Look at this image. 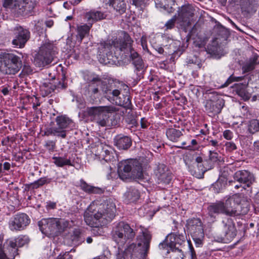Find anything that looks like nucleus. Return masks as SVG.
Segmentation results:
<instances>
[{
    "mask_svg": "<svg viewBox=\"0 0 259 259\" xmlns=\"http://www.w3.org/2000/svg\"><path fill=\"white\" fill-rule=\"evenodd\" d=\"M101 149L102 151L99 154L100 158H102L106 162H111L115 160V157L114 156V153L110 148L105 146L102 147Z\"/></svg>",
    "mask_w": 259,
    "mask_h": 259,
    "instance_id": "32",
    "label": "nucleus"
},
{
    "mask_svg": "<svg viewBox=\"0 0 259 259\" xmlns=\"http://www.w3.org/2000/svg\"><path fill=\"white\" fill-rule=\"evenodd\" d=\"M170 250L167 251L169 253L170 259H185V255L182 248L179 246L169 247Z\"/></svg>",
    "mask_w": 259,
    "mask_h": 259,
    "instance_id": "31",
    "label": "nucleus"
},
{
    "mask_svg": "<svg viewBox=\"0 0 259 259\" xmlns=\"http://www.w3.org/2000/svg\"><path fill=\"white\" fill-rule=\"evenodd\" d=\"M193 239L197 247H199L202 244V240L204 238V232L198 233L197 234L192 235Z\"/></svg>",
    "mask_w": 259,
    "mask_h": 259,
    "instance_id": "43",
    "label": "nucleus"
},
{
    "mask_svg": "<svg viewBox=\"0 0 259 259\" xmlns=\"http://www.w3.org/2000/svg\"><path fill=\"white\" fill-rule=\"evenodd\" d=\"M45 147L50 151L53 152L56 147V143L53 141H48L46 142Z\"/></svg>",
    "mask_w": 259,
    "mask_h": 259,
    "instance_id": "46",
    "label": "nucleus"
},
{
    "mask_svg": "<svg viewBox=\"0 0 259 259\" xmlns=\"http://www.w3.org/2000/svg\"><path fill=\"white\" fill-rule=\"evenodd\" d=\"M41 233L49 237L58 236L68 228L69 222L63 219L50 218L42 219L38 222Z\"/></svg>",
    "mask_w": 259,
    "mask_h": 259,
    "instance_id": "6",
    "label": "nucleus"
},
{
    "mask_svg": "<svg viewBox=\"0 0 259 259\" xmlns=\"http://www.w3.org/2000/svg\"><path fill=\"white\" fill-rule=\"evenodd\" d=\"M17 243H18V247H21L25 244L28 243L29 239L26 236H19L17 238H16Z\"/></svg>",
    "mask_w": 259,
    "mask_h": 259,
    "instance_id": "44",
    "label": "nucleus"
},
{
    "mask_svg": "<svg viewBox=\"0 0 259 259\" xmlns=\"http://www.w3.org/2000/svg\"><path fill=\"white\" fill-rule=\"evenodd\" d=\"M187 229L189 232L194 235L198 233H203L202 224L201 220L198 218H193L188 220Z\"/></svg>",
    "mask_w": 259,
    "mask_h": 259,
    "instance_id": "21",
    "label": "nucleus"
},
{
    "mask_svg": "<svg viewBox=\"0 0 259 259\" xmlns=\"http://www.w3.org/2000/svg\"><path fill=\"white\" fill-rule=\"evenodd\" d=\"M186 236L185 233H170L166 237V241L169 240V247L180 246L185 242Z\"/></svg>",
    "mask_w": 259,
    "mask_h": 259,
    "instance_id": "22",
    "label": "nucleus"
},
{
    "mask_svg": "<svg viewBox=\"0 0 259 259\" xmlns=\"http://www.w3.org/2000/svg\"><path fill=\"white\" fill-rule=\"evenodd\" d=\"M114 145L119 149L127 150L132 145V141L127 136L119 135L114 138Z\"/></svg>",
    "mask_w": 259,
    "mask_h": 259,
    "instance_id": "24",
    "label": "nucleus"
},
{
    "mask_svg": "<svg viewBox=\"0 0 259 259\" xmlns=\"http://www.w3.org/2000/svg\"><path fill=\"white\" fill-rule=\"evenodd\" d=\"M67 87V84L65 82V77L64 76L62 78V80L59 81L58 84L53 85L50 82H44L40 87L42 92H44V96H48L54 91L56 88L65 89Z\"/></svg>",
    "mask_w": 259,
    "mask_h": 259,
    "instance_id": "20",
    "label": "nucleus"
},
{
    "mask_svg": "<svg viewBox=\"0 0 259 259\" xmlns=\"http://www.w3.org/2000/svg\"><path fill=\"white\" fill-rule=\"evenodd\" d=\"M4 6L15 9L18 13L20 14L29 11L28 3L25 0H5Z\"/></svg>",
    "mask_w": 259,
    "mask_h": 259,
    "instance_id": "18",
    "label": "nucleus"
},
{
    "mask_svg": "<svg viewBox=\"0 0 259 259\" xmlns=\"http://www.w3.org/2000/svg\"><path fill=\"white\" fill-rule=\"evenodd\" d=\"M241 77H234L232 75H231L228 79L226 80V81L225 82V83L222 85V87H226L228 86L231 83H232L233 81H238L240 80Z\"/></svg>",
    "mask_w": 259,
    "mask_h": 259,
    "instance_id": "50",
    "label": "nucleus"
},
{
    "mask_svg": "<svg viewBox=\"0 0 259 259\" xmlns=\"http://www.w3.org/2000/svg\"><path fill=\"white\" fill-rule=\"evenodd\" d=\"M175 0H159L155 2L157 8H163L164 10L168 13L174 11L172 6L175 5Z\"/></svg>",
    "mask_w": 259,
    "mask_h": 259,
    "instance_id": "30",
    "label": "nucleus"
},
{
    "mask_svg": "<svg viewBox=\"0 0 259 259\" xmlns=\"http://www.w3.org/2000/svg\"><path fill=\"white\" fill-rule=\"evenodd\" d=\"M223 136L227 140H231L233 137L232 132L230 130H225L223 132Z\"/></svg>",
    "mask_w": 259,
    "mask_h": 259,
    "instance_id": "54",
    "label": "nucleus"
},
{
    "mask_svg": "<svg viewBox=\"0 0 259 259\" xmlns=\"http://www.w3.org/2000/svg\"><path fill=\"white\" fill-rule=\"evenodd\" d=\"M226 149L229 151H232L236 149L235 144L232 142H228L225 144Z\"/></svg>",
    "mask_w": 259,
    "mask_h": 259,
    "instance_id": "51",
    "label": "nucleus"
},
{
    "mask_svg": "<svg viewBox=\"0 0 259 259\" xmlns=\"http://www.w3.org/2000/svg\"><path fill=\"white\" fill-rule=\"evenodd\" d=\"M159 183L169 184L171 180V176L168 171L167 166L164 164H159L155 171Z\"/></svg>",
    "mask_w": 259,
    "mask_h": 259,
    "instance_id": "19",
    "label": "nucleus"
},
{
    "mask_svg": "<svg viewBox=\"0 0 259 259\" xmlns=\"http://www.w3.org/2000/svg\"><path fill=\"white\" fill-rule=\"evenodd\" d=\"M90 205L84 212V219L86 224L92 227H98L103 223L102 220H111L115 216V204L111 200H108L101 203L95 208Z\"/></svg>",
    "mask_w": 259,
    "mask_h": 259,
    "instance_id": "3",
    "label": "nucleus"
},
{
    "mask_svg": "<svg viewBox=\"0 0 259 259\" xmlns=\"http://www.w3.org/2000/svg\"><path fill=\"white\" fill-rule=\"evenodd\" d=\"M141 127L143 128H146L147 127V122L146 120L144 118H142L141 119Z\"/></svg>",
    "mask_w": 259,
    "mask_h": 259,
    "instance_id": "62",
    "label": "nucleus"
},
{
    "mask_svg": "<svg viewBox=\"0 0 259 259\" xmlns=\"http://www.w3.org/2000/svg\"><path fill=\"white\" fill-rule=\"evenodd\" d=\"M57 53V48L52 44L47 43L42 45L34 59V63L39 67L51 64Z\"/></svg>",
    "mask_w": 259,
    "mask_h": 259,
    "instance_id": "9",
    "label": "nucleus"
},
{
    "mask_svg": "<svg viewBox=\"0 0 259 259\" xmlns=\"http://www.w3.org/2000/svg\"><path fill=\"white\" fill-rule=\"evenodd\" d=\"M14 31H15L16 37L12 41L13 45L20 48L24 47L29 39V31L20 26H16L14 28Z\"/></svg>",
    "mask_w": 259,
    "mask_h": 259,
    "instance_id": "16",
    "label": "nucleus"
},
{
    "mask_svg": "<svg viewBox=\"0 0 259 259\" xmlns=\"http://www.w3.org/2000/svg\"><path fill=\"white\" fill-rule=\"evenodd\" d=\"M56 122L57 127H52L48 128L45 133L47 136L53 135L60 137L62 138H65L66 137V131L65 128L73 126L72 120L65 115L57 116L56 118Z\"/></svg>",
    "mask_w": 259,
    "mask_h": 259,
    "instance_id": "11",
    "label": "nucleus"
},
{
    "mask_svg": "<svg viewBox=\"0 0 259 259\" xmlns=\"http://www.w3.org/2000/svg\"><path fill=\"white\" fill-rule=\"evenodd\" d=\"M136 234V230L124 222L117 224L112 229L113 240L120 246H124L133 240Z\"/></svg>",
    "mask_w": 259,
    "mask_h": 259,
    "instance_id": "7",
    "label": "nucleus"
},
{
    "mask_svg": "<svg viewBox=\"0 0 259 259\" xmlns=\"http://www.w3.org/2000/svg\"><path fill=\"white\" fill-rule=\"evenodd\" d=\"M21 58L14 53L2 52L0 53V73L15 74L22 67Z\"/></svg>",
    "mask_w": 259,
    "mask_h": 259,
    "instance_id": "8",
    "label": "nucleus"
},
{
    "mask_svg": "<svg viewBox=\"0 0 259 259\" xmlns=\"http://www.w3.org/2000/svg\"><path fill=\"white\" fill-rule=\"evenodd\" d=\"M133 40L127 33H124L123 39L115 38L101 43V45L106 51V58H100L101 63L104 64L115 63L119 57L123 52L125 56L129 55L138 71L142 70L144 63L139 54L132 48Z\"/></svg>",
    "mask_w": 259,
    "mask_h": 259,
    "instance_id": "2",
    "label": "nucleus"
},
{
    "mask_svg": "<svg viewBox=\"0 0 259 259\" xmlns=\"http://www.w3.org/2000/svg\"><path fill=\"white\" fill-rule=\"evenodd\" d=\"M116 111V108L113 106L92 107L87 109L88 114L96 119L97 123L103 127L107 125L109 118L108 113Z\"/></svg>",
    "mask_w": 259,
    "mask_h": 259,
    "instance_id": "10",
    "label": "nucleus"
},
{
    "mask_svg": "<svg viewBox=\"0 0 259 259\" xmlns=\"http://www.w3.org/2000/svg\"><path fill=\"white\" fill-rule=\"evenodd\" d=\"M118 174L122 180L131 176L139 180L144 179L142 164L137 159H131L120 161L118 164Z\"/></svg>",
    "mask_w": 259,
    "mask_h": 259,
    "instance_id": "5",
    "label": "nucleus"
},
{
    "mask_svg": "<svg viewBox=\"0 0 259 259\" xmlns=\"http://www.w3.org/2000/svg\"><path fill=\"white\" fill-rule=\"evenodd\" d=\"M30 223V219L25 213L16 214L9 221V228L12 231L23 230Z\"/></svg>",
    "mask_w": 259,
    "mask_h": 259,
    "instance_id": "15",
    "label": "nucleus"
},
{
    "mask_svg": "<svg viewBox=\"0 0 259 259\" xmlns=\"http://www.w3.org/2000/svg\"><path fill=\"white\" fill-rule=\"evenodd\" d=\"M45 23L47 27L50 28L53 25L54 22L52 20H48L46 21Z\"/></svg>",
    "mask_w": 259,
    "mask_h": 259,
    "instance_id": "63",
    "label": "nucleus"
},
{
    "mask_svg": "<svg viewBox=\"0 0 259 259\" xmlns=\"http://www.w3.org/2000/svg\"><path fill=\"white\" fill-rule=\"evenodd\" d=\"M54 163L58 167H63L64 165H72L71 160L64 157H53Z\"/></svg>",
    "mask_w": 259,
    "mask_h": 259,
    "instance_id": "37",
    "label": "nucleus"
},
{
    "mask_svg": "<svg viewBox=\"0 0 259 259\" xmlns=\"http://www.w3.org/2000/svg\"><path fill=\"white\" fill-rule=\"evenodd\" d=\"M86 92L92 98H95L101 91L103 95L110 102L118 106L130 108L132 104L128 95V87L123 83L110 80H102L99 77H94L85 87Z\"/></svg>",
    "mask_w": 259,
    "mask_h": 259,
    "instance_id": "1",
    "label": "nucleus"
},
{
    "mask_svg": "<svg viewBox=\"0 0 259 259\" xmlns=\"http://www.w3.org/2000/svg\"><path fill=\"white\" fill-rule=\"evenodd\" d=\"M105 172L107 174V177L108 179H110L111 176L112 167L111 165H107L104 169Z\"/></svg>",
    "mask_w": 259,
    "mask_h": 259,
    "instance_id": "56",
    "label": "nucleus"
},
{
    "mask_svg": "<svg viewBox=\"0 0 259 259\" xmlns=\"http://www.w3.org/2000/svg\"><path fill=\"white\" fill-rule=\"evenodd\" d=\"M207 209L209 215L212 218H215L216 215L220 213L226 214L224 203L222 201L211 203L208 206Z\"/></svg>",
    "mask_w": 259,
    "mask_h": 259,
    "instance_id": "23",
    "label": "nucleus"
},
{
    "mask_svg": "<svg viewBox=\"0 0 259 259\" xmlns=\"http://www.w3.org/2000/svg\"><path fill=\"white\" fill-rule=\"evenodd\" d=\"M234 179L236 182L244 185L243 189H245L246 186L249 187L254 180L252 174L247 170L236 171L234 174Z\"/></svg>",
    "mask_w": 259,
    "mask_h": 259,
    "instance_id": "17",
    "label": "nucleus"
},
{
    "mask_svg": "<svg viewBox=\"0 0 259 259\" xmlns=\"http://www.w3.org/2000/svg\"><path fill=\"white\" fill-rule=\"evenodd\" d=\"M12 258L10 257V258L8 257L5 253L3 249L0 247V259H12Z\"/></svg>",
    "mask_w": 259,
    "mask_h": 259,
    "instance_id": "57",
    "label": "nucleus"
},
{
    "mask_svg": "<svg viewBox=\"0 0 259 259\" xmlns=\"http://www.w3.org/2000/svg\"><path fill=\"white\" fill-rule=\"evenodd\" d=\"M126 199L129 202H134L139 199L140 194L138 190L131 189L124 195Z\"/></svg>",
    "mask_w": 259,
    "mask_h": 259,
    "instance_id": "34",
    "label": "nucleus"
},
{
    "mask_svg": "<svg viewBox=\"0 0 259 259\" xmlns=\"http://www.w3.org/2000/svg\"><path fill=\"white\" fill-rule=\"evenodd\" d=\"M249 61L253 63L254 65L259 64V56L257 55H253V56L250 58Z\"/></svg>",
    "mask_w": 259,
    "mask_h": 259,
    "instance_id": "55",
    "label": "nucleus"
},
{
    "mask_svg": "<svg viewBox=\"0 0 259 259\" xmlns=\"http://www.w3.org/2000/svg\"><path fill=\"white\" fill-rule=\"evenodd\" d=\"M248 131L253 134L259 131V121L257 119H252L249 122Z\"/></svg>",
    "mask_w": 259,
    "mask_h": 259,
    "instance_id": "41",
    "label": "nucleus"
},
{
    "mask_svg": "<svg viewBox=\"0 0 259 259\" xmlns=\"http://www.w3.org/2000/svg\"><path fill=\"white\" fill-rule=\"evenodd\" d=\"M51 182V179H48L46 177L41 178L38 180L30 184V186L32 189H37L38 188Z\"/></svg>",
    "mask_w": 259,
    "mask_h": 259,
    "instance_id": "40",
    "label": "nucleus"
},
{
    "mask_svg": "<svg viewBox=\"0 0 259 259\" xmlns=\"http://www.w3.org/2000/svg\"><path fill=\"white\" fill-rule=\"evenodd\" d=\"M222 237L224 240L231 241L237 235L235 224L231 219H226L222 222L220 229Z\"/></svg>",
    "mask_w": 259,
    "mask_h": 259,
    "instance_id": "14",
    "label": "nucleus"
},
{
    "mask_svg": "<svg viewBox=\"0 0 259 259\" xmlns=\"http://www.w3.org/2000/svg\"><path fill=\"white\" fill-rule=\"evenodd\" d=\"M208 145L209 146H213L214 147H218L219 146V142L216 140H210L209 141V142H208Z\"/></svg>",
    "mask_w": 259,
    "mask_h": 259,
    "instance_id": "59",
    "label": "nucleus"
},
{
    "mask_svg": "<svg viewBox=\"0 0 259 259\" xmlns=\"http://www.w3.org/2000/svg\"><path fill=\"white\" fill-rule=\"evenodd\" d=\"M80 187L82 190L89 194H102L104 192L102 189L91 186L83 180L80 181Z\"/></svg>",
    "mask_w": 259,
    "mask_h": 259,
    "instance_id": "28",
    "label": "nucleus"
},
{
    "mask_svg": "<svg viewBox=\"0 0 259 259\" xmlns=\"http://www.w3.org/2000/svg\"><path fill=\"white\" fill-rule=\"evenodd\" d=\"M7 244L8 247H10L12 249L13 255L12 259H14L15 255L16 254L17 248L18 247V243L17 239L9 240L7 242Z\"/></svg>",
    "mask_w": 259,
    "mask_h": 259,
    "instance_id": "42",
    "label": "nucleus"
},
{
    "mask_svg": "<svg viewBox=\"0 0 259 259\" xmlns=\"http://www.w3.org/2000/svg\"><path fill=\"white\" fill-rule=\"evenodd\" d=\"M108 4L120 14L126 11V4L124 0H109Z\"/></svg>",
    "mask_w": 259,
    "mask_h": 259,
    "instance_id": "27",
    "label": "nucleus"
},
{
    "mask_svg": "<svg viewBox=\"0 0 259 259\" xmlns=\"http://www.w3.org/2000/svg\"><path fill=\"white\" fill-rule=\"evenodd\" d=\"M169 240L166 241V238L159 244V248L161 250L166 249L167 251L170 250Z\"/></svg>",
    "mask_w": 259,
    "mask_h": 259,
    "instance_id": "49",
    "label": "nucleus"
},
{
    "mask_svg": "<svg viewBox=\"0 0 259 259\" xmlns=\"http://www.w3.org/2000/svg\"><path fill=\"white\" fill-rule=\"evenodd\" d=\"M210 94L211 96L206 101L205 107L209 116H212L221 112L225 102L221 96L214 93Z\"/></svg>",
    "mask_w": 259,
    "mask_h": 259,
    "instance_id": "13",
    "label": "nucleus"
},
{
    "mask_svg": "<svg viewBox=\"0 0 259 259\" xmlns=\"http://www.w3.org/2000/svg\"><path fill=\"white\" fill-rule=\"evenodd\" d=\"M92 26V24L88 23V25L84 24L77 27L78 35L79 37L80 41H81L84 37L89 35Z\"/></svg>",
    "mask_w": 259,
    "mask_h": 259,
    "instance_id": "35",
    "label": "nucleus"
},
{
    "mask_svg": "<svg viewBox=\"0 0 259 259\" xmlns=\"http://www.w3.org/2000/svg\"><path fill=\"white\" fill-rule=\"evenodd\" d=\"M136 250V244L135 243L130 244L125 249L122 256L118 255L116 259H135L137 257Z\"/></svg>",
    "mask_w": 259,
    "mask_h": 259,
    "instance_id": "25",
    "label": "nucleus"
},
{
    "mask_svg": "<svg viewBox=\"0 0 259 259\" xmlns=\"http://www.w3.org/2000/svg\"><path fill=\"white\" fill-rule=\"evenodd\" d=\"M248 82L242 84H235L236 93L244 100H247L250 98V95L246 91Z\"/></svg>",
    "mask_w": 259,
    "mask_h": 259,
    "instance_id": "33",
    "label": "nucleus"
},
{
    "mask_svg": "<svg viewBox=\"0 0 259 259\" xmlns=\"http://www.w3.org/2000/svg\"><path fill=\"white\" fill-rule=\"evenodd\" d=\"M195 11V8L191 5L182 6L178 10L177 20L180 25L187 31V27L191 23Z\"/></svg>",
    "mask_w": 259,
    "mask_h": 259,
    "instance_id": "12",
    "label": "nucleus"
},
{
    "mask_svg": "<svg viewBox=\"0 0 259 259\" xmlns=\"http://www.w3.org/2000/svg\"><path fill=\"white\" fill-rule=\"evenodd\" d=\"M57 259H72V256L69 252H66L63 254L61 253Z\"/></svg>",
    "mask_w": 259,
    "mask_h": 259,
    "instance_id": "52",
    "label": "nucleus"
},
{
    "mask_svg": "<svg viewBox=\"0 0 259 259\" xmlns=\"http://www.w3.org/2000/svg\"><path fill=\"white\" fill-rule=\"evenodd\" d=\"M226 182L223 179H218L212 185V188L215 193L221 192L226 187Z\"/></svg>",
    "mask_w": 259,
    "mask_h": 259,
    "instance_id": "39",
    "label": "nucleus"
},
{
    "mask_svg": "<svg viewBox=\"0 0 259 259\" xmlns=\"http://www.w3.org/2000/svg\"><path fill=\"white\" fill-rule=\"evenodd\" d=\"M143 0H133L132 4L136 7H139L141 6Z\"/></svg>",
    "mask_w": 259,
    "mask_h": 259,
    "instance_id": "60",
    "label": "nucleus"
},
{
    "mask_svg": "<svg viewBox=\"0 0 259 259\" xmlns=\"http://www.w3.org/2000/svg\"><path fill=\"white\" fill-rule=\"evenodd\" d=\"M195 161L197 164V166L199 170L198 172L199 173L204 174L207 170H209L212 168V165L211 164L205 166V164H207L208 161L207 160H203L202 157H196L195 159ZM197 172L196 170H194L193 175L197 176Z\"/></svg>",
    "mask_w": 259,
    "mask_h": 259,
    "instance_id": "29",
    "label": "nucleus"
},
{
    "mask_svg": "<svg viewBox=\"0 0 259 259\" xmlns=\"http://www.w3.org/2000/svg\"><path fill=\"white\" fill-rule=\"evenodd\" d=\"M177 17L176 15L172 17L171 19L169 20L165 24L166 29H170L174 27Z\"/></svg>",
    "mask_w": 259,
    "mask_h": 259,
    "instance_id": "45",
    "label": "nucleus"
},
{
    "mask_svg": "<svg viewBox=\"0 0 259 259\" xmlns=\"http://www.w3.org/2000/svg\"><path fill=\"white\" fill-rule=\"evenodd\" d=\"M166 135L170 140L176 142L182 136V133L180 130L175 128H169L166 130Z\"/></svg>",
    "mask_w": 259,
    "mask_h": 259,
    "instance_id": "36",
    "label": "nucleus"
},
{
    "mask_svg": "<svg viewBox=\"0 0 259 259\" xmlns=\"http://www.w3.org/2000/svg\"><path fill=\"white\" fill-rule=\"evenodd\" d=\"M224 203L226 215L237 216L246 214L249 210V202L244 195L235 194L226 197Z\"/></svg>",
    "mask_w": 259,
    "mask_h": 259,
    "instance_id": "4",
    "label": "nucleus"
},
{
    "mask_svg": "<svg viewBox=\"0 0 259 259\" xmlns=\"http://www.w3.org/2000/svg\"><path fill=\"white\" fill-rule=\"evenodd\" d=\"M2 92L4 95L6 96L9 94V90L8 88H4L2 89Z\"/></svg>",
    "mask_w": 259,
    "mask_h": 259,
    "instance_id": "64",
    "label": "nucleus"
},
{
    "mask_svg": "<svg viewBox=\"0 0 259 259\" xmlns=\"http://www.w3.org/2000/svg\"><path fill=\"white\" fill-rule=\"evenodd\" d=\"M255 65L249 60L248 62L243 66V70L244 72H249L254 68Z\"/></svg>",
    "mask_w": 259,
    "mask_h": 259,
    "instance_id": "47",
    "label": "nucleus"
},
{
    "mask_svg": "<svg viewBox=\"0 0 259 259\" xmlns=\"http://www.w3.org/2000/svg\"><path fill=\"white\" fill-rule=\"evenodd\" d=\"M219 154L217 152H212L211 151H209V160L211 162H215L218 161H219Z\"/></svg>",
    "mask_w": 259,
    "mask_h": 259,
    "instance_id": "48",
    "label": "nucleus"
},
{
    "mask_svg": "<svg viewBox=\"0 0 259 259\" xmlns=\"http://www.w3.org/2000/svg\"><path fill=\"white\" fill-rule=\"evenodd\" d=\"M189 246V251L191 255V259H197L195 251L189 241L188 242Z\"/></svg>",
    "mask_w": 259,
    "mask_h": 259,
    "instance_id": "53",
    "label": "nucleus"
},
{
    "mask_svg": "<svg viewBox=\"0 0 259 259\" xmlns=\"http://www.w3.org/2000/svg\"><path fill=\"white\" fill-rule=\"evenodd\" d=\"M56 204L55 202L49 201L47 203L46 207L48 209H54L56 207Z\"/></svg>",
    "mask_w": 259,
    "mask_h": 259,
    "instance_id": "58",
    "label": "nucleus"
},
{
    "mask_svg": "<svg viewBox=\"0 0 259 259\" xmlns=\"http://www.w3.org/2000/svg\"><path fill=\"white\" fill-rule=\"evenodd\" d=\"M4 169L5 170H9L11 167V164L9 162H5L3 164Z\"/></svg>",
    "mask_w": 259,
    "mask_h": 259,
    "instance_id": "61",
    "label": "nucleus"
},
{
    "mask_svg": "<svg viewBox=\"0 0 259 259\" xmlns=\"http://www.w3.org/2000/svg\"><path fill=\"white\" fill-rule=\"evenodd\" d=\"M105 15L100 11H90L85 14V19L89 24H92L96 21H100L105 18Z\"/></svg>",
    "mask_w": 259,
    "mask_h": 259,
    "instance_id": "26",
    "label": "nucleus"
},
{
    "mask_svg": "<svg viewBox=\"0 0 259 259\" xmlns=\"http://www.w3.org/2000/svg\"><path fill=\"white\" fill-rule=\"evenodd\" d=\"M81 231L79 229H74L70 235V240L72 243L75 245L78 244L80 240Z\"/></svg>",
    "mask_w": 259,
    "mask_h": 259,
    "instance_id": "38",
    "label": "nucleus"
}]
</instances>
